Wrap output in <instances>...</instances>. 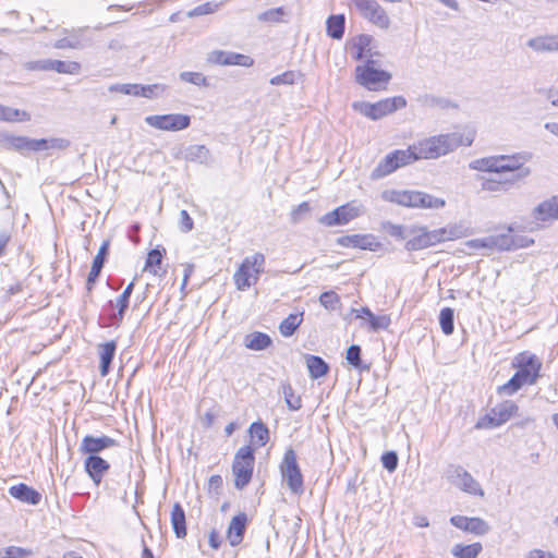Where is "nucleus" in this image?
I'll return each instance as SVG.
<instances>
[{
  "label": "nucleus",
  "mask_w": 558,
  "mask_h": 558,
  "mask_svg": "<svg viewBox=\"0 0 558 558\" xmlns=\"http://www.w3.org/2000/svg\"><path fill=\"white\" fill-rule=\"evenodd\" d=\"M473 134L466 136L460 132H452L426 137L412 144L416 159H437L446 156L460 146H471Z\"/></svg>",
  "instance_id": "f257e3e1"
},
{
  "label": "nucleus",
  "mask_w": 558,
  "mask_h": 558,
  "mask_svg": "<svg viewBox=\"0 0 558 558\" xmlns=\"http://www.w3.org/2000/svg\"><path fill=\"white\" fill-rule=\"evenodd\" d=\"M512 365L518 371L506 384L498 387L499 393L512 396L523 386L536 384L541 376L542 362L535 354L522 352L514 357Z\"/></svg>",
  "instance_id": "f03ea898"
},
{
  "label": "nucleus",
  "mask_w": 558,
  "mask_h": 558,
  "mask_svg": "<svg viewBox=\"0 0 558 558\" xmlns=\"http://www.w3.org/2000/svg\"><path fill=\"white\" fill-rule=\"evenodd\" d=\"M378 62L375 59H367L364 63L355 68V81L368 90H380L391 80V74L385 70L378 69Z\"/></svg>",
  "instance_id": "7ed1b4c3"
},
{
  "label": "nucleus",
  "mask_w": 558,
  "mask_h": 558,
  "mask_svg": "<svg viewBox=\"0 0 558 558\" xmlns=\"http://www.w3.org/2000/svg\"><path fill=\"white\" fill-rule=\"evenodd\" d=\"M264 266L265 256L262 253L245 257L233 276L236 289L245 291L256 284Z\"/></svg>",
  "instance_id": "20e7f679"
},
{
  "label": "nucleus",
  "mask_w": 558,
  "mask_h": 558,
  "mask_svg": "<svg viewBox=\"0 0 558 558\" xmlns=\"http://www.w3.org/2000/svg\"><path fill=\"white\" fill-rule=\"evenodd\" d=\"M417 161L413 146L407 149H396L381 159L371 173L372 180L383 179L401 167H405Z\"/></svg>",
  "instance_id": "39448f33"
},
{
  "label": "nucleus",
  "mask_w": 558,
  "mask_h": 558,
  "mask_svg": "<svg viewBox=\"0 0 558 558\" xmlns=\"http://www.w3.org/2000/svg\"><path fill=\"white\" fill-rule=\"evenodd\" d=\"M405 106L407 99L403 96L385 98L374 104L367 101H355L352 104V108L355 111L374 121L402 109Z\"/></svg>",
  "instance_id": "423d86ee"
},
{
  "label": "nucleus",
  "mask_w": 558,
  "mask_h": 558,
  "mask_svg": "<svg viewBox=\"0 0 558 558\" xmlns=\"http://www.w3.org/2000/svg\"><path fill=\"white\" fill-rule=\"evenodd\" d=\"M254 463V450L250 446H243L235 452L232 463L235 488L241 490L248 485L252 480Z\"/></svg>",
  "instance_id": "0eeeda50"
},
{
  "label": "nucleus",
  "mask_w": 558,
  "mask_h": 558,
  "mask_svg": "<svg viewBox=\"0 0 558 558\" xmlns=\"http://www.w3.org/2000/svg\"><path fill=\"white\" fill-rule=\"evenodd\" d=\"M280 473L291 493L302 495L304 493V481L301 469L298 464L296 453L288 448L280 463Z\"/></svg>",
  "instance_id": "6e6552de"
},
{
  "label": "nucleus",
  "mask_w": 558,
  "mask_h": 558,
  "mask_svg": "<svg viewBox=\"0 0 558 558\" xmlns=\"http://www.w3.org/2000/svg\"><path fill=\"white\" fill-rule=\"evenodd\" d=\"M532 158L533 154L526 150L512 155H500L499 173L514 172L515 174L510 179L513 180V184L524 180L532 173L531 168L524 166L526 162L531 161Z\"/></svg>",
  "instance_id": "1a4fd4ad"
},
{
  "label": "nucleus",
  "mask_w": 558,
  "mask_h": 558,
  "mask_svg": "<svg viewBox=\"0 0 558 558\" xmlns=\"http://www.w3.org/2000/svg\"><path fill=\"white\" fill-rule=\"evenodd\" d=\"M364 207L350 202L322 216L318 221L326 227L343 226L364 214Z\"/></svg>",
  "instance_id": "9d476101"
},
{
  "label": "nucleus",
  "mask_w": 558,
  "mask_h": 558,
  "mask_svg": "<svg viewBox=\"0 0 558 558\" xmlns=\"http://www.w3.org/2000/svg\"><path fill=\"white\" fill-rule=\"evenodd\" d=\"M446 478L468 494L484 496V490L478 482L461 465L450 464L446 470Z\"/></svg>",
  "instance_id": "9b49d317"
},
{
  "label": "nucleus",
  "mask_w": 558,
  "mask_h": 558,
  "mask_svg": "<svg viewBox=\"0 0 558 558\" xmlns=\"http://www.w3.org/2000/svg\"><path fill=\"white\" fill-rule=\"evenodd\" d=\"M361 16L381 29H388L391 21L376 0H352Z\"/></svg>",
  "instance_id": "f8f14e48"
},
{
  "label": "nucleus",
  "mask_w": 558,
  "mask_h": 558,
  "mask_svg": "<svg viewBox=\"0 0 558 558\" xmlns=\"http://www.w3.org/2000/svg\"><path fill=\"white\" fill-rule=\"evenodd\" d=\"M145 122L160 131L178 132L190 126L191 117L183 113L153 114L147 116Z\"/></svg>",
  "instance_id": "ddd939ff"
},
{
  "label": "nucleus",
  "mask_w": 558,
  "mask_h": 558,
  "mask_svg": "<svg viewBox=\"0 0 558 558\" xmlns=\"http://www.w3.org/2000/svg\"><path fill=\"white\" fill-rule=\"evenodd\" d=\"M437 244L435 230L429 231L426 227H411L405 242L407 251H421Z\"/></svg>",
  "instance_id": "4468645a"
},
{
  "label": "nucleus",
  "mask_w": 558,
  "mask_h": 558,
  "mask_svg": "<svg viewBox=\"0 0 558 558\" xmlns=\"http://www.w3.org/2000/svg\"><path fill=\"white\" fill-rule=\"evenodd\" d=\"M207 62L217 65H239L250 68L254 64V59L250 56L225 50H213L207 54Z\"/></svg>",
  "instance_id": "2eb2a0df"
},
{
  "label": "nucleus",
  "mask_w": 558,
  "mask_h": 558,
  "mask_svg": "<svg viewBox=\"0 0 558 558\" xmlns=\"http://www.w3.org/2000/svg\"><path fill=\"white\" fill-rule=\"evenodd\" d=\"M134 289V281L130 282L123 292L114 300L109 301L108 306L111 310L117 308V312H112L108 315L107 326L118 327L124 318L125 311L129 307L130 298Z\"/></svg>",
  "instance_id": "dca6fc26"
},
{
  "label": "nucleus",
  "mask_w": 558,
  "mask_h": 558,
  "mask_svg": "<svg viewBox=\"0 0 558 558\" xmlns=\"http://www.w3.org/2000/svg\"><path fill=\"white\" fill-rule=\"evenodd\" d=\"M118 446V441L107 435H86L80 445V452L87 456H99L106 449Z\"/></svg>",
  "instance_id": "f3484780"
},
{
  "label": "nucleus",
  "mask_w": 558,
  "mask_h": 558,
  "mask_svg": "<svg viewBox=\"0 0 558 558\" xmlns=\"http://www.w3.org/2000/svg\"><path fill=\"white\" fill-rule=\"evenodd\" d=\"M174 158L208 166L211 162V153L205 145L182 146L174 154Z\"/></svg>",
  "instance_id": "a211bd4d"
},
{
  "label": "nucleus",
  "mask_w": 558,
  "mask_h": 558,
  "mask_svg": "<svg viewBox=\"0 0 558 558\" xmlns=\"http://www.w3.org/2000/svg\"><path fill=\"white\" fill-rule=\"evenodd\" d=\"M519 410V407L511 400L495 405L486 415L489 426L497 427L509 421Z\"/></svg>",
  "instance_id": "6ab92c4d"
},
{
  "label": "nucleus",
  "mask_w": 558,
  "mask_h": 558,
  "mask_svg": "<svg viewBox=\"0 0 558 558\" xmlns=\"http://www.w3.org/2000/svg\"><path fill=\"white\" fill-rule=\"evenodd\" d=\"M109 469V462L100 456H87L84 460V470L97 486L101 483Z\"/></svg>",
  "instance_id": "aec40b11"
},
{
  "label": "nucleus",
  "mask_w": 558,
  "mask_h": 558,
  "mask_svg": "<svg viewBox=\"0 0 558 558\" xmlns=\"http://www.w3.org/2000/svg\"><path fill=\"white\" fill-rule=\"evenodd\" d=\"M337 243L343 247H355L369 251H376L380 245L373 234L343 235L337 240Z\"/></svg>",
  "instance_id": "412c9836"
},
{
  "label": "nucleus",
  "mask_w": 558,
  "mask_h": 558,
  "mask_svg": "<svg viewBox=\"0 0 558 558\" xmlns=\"http://www.w3.org/2000/svg\"><path fill=\"white\" fill-rule=\"evenodd\" d=\"M247 517L241 512L232 518L229 523L227 537L231 546H238L242 543L246 530Z\"/></svg>",
  "instance_id": "4be33fe9"
},
{
  "label": "nucleus",
  "mask_w": 558,
  "mask_h": 558,
  "mask_svg": "<svg viewBox=\"0 0 558 558\" xmlns=\"http://www.w3.org/2000/svg\"><path fill=\"white\" fill-rule=\"evenodd\" d=\"M9 494L13 498L32 506H37L41 500V494L24 483L11 486Z\"/></svg>",
  "instance_id": "5701e85b"
},
{
  "label": "nucleus",
  "mask_w": 558,
  "mask_h": 558,
  "mask_svg": "<svg viewBox=\"0 0 558 558\" xmlns=\"http://www.w3.org/2000/svg\"><path fill=\"white\" fill-rule=\"evenodd\" d=\"M372 41L373 37L371 35L361 34L356 36L352 43V57L355 60L364 61L367 59H374L377 53L372 51Z\"/></svg>",
  "instance_id": "b1692460"
},
{
  "label": "nucleus",
  "mask_w": 558,
  "mask_h": 558,
  "mask_svg": "<svg viewBox=\"0 0 558 558\" xmlns=\"http://www.w3.org/2000/svg\"><path fill=\"white\" fill-rule=\"evenodd\" d=\"M533 217L537 221L558 219V195L539 203L533 210Z\"/></svg>",
  "instance_id": "393cba45"
},
{
  "label": "nucleus",
  "mask_w": 558,
  "mask_h": 558,
  "mask_svg": "<svg viewBox=\"0 0 558 558\" xmlns=\"http://www.w3.org/2000/svg\"><path fill=\"white\" fill-rule=\"evenodd\" d=\"M530 243H533V240H527L524 238L514 239L510 234L490 235L492 250L495 248L498 251H509L515 247L527 246Z\"/></svg>",
  "instance_id": "a878e982"
},
{
  "label": "nucleus",
  "mask_w": 558,
  "mask_h": 558,
  "mask_svg": "<svg viewBox=\"0 0 558 558\" xmlns=\"http://www.w3.org/2000/svg\"><path fill=\"white\" fill-rule=\"evenodd\" d=\"M109 250V241H105L98 250L97 255L94 257L90 271L87 277L86 288L88 291H92L94 283L98 279L101 269L104 267L106 257L108 255Z\"/></svg>",
  "instance_id": "bb28decb"
},
{
  "label": "nucleus",
  "mask_w": 558,
  "mask_h": 558,
  "mask_svg": "<svg viewBox=\"0 0 558 558\" xmlns=\"http://www.w3.org/2000/svg\"><path fill=\"white\" fill-rule=\"evenodd\" d=\"M527 46L536 52L558 51V34L531 38Z\"/></svg>",
  "instance_id": "cd10ccee"
},
{
  "label": "nucleus",
  "mask_w": 558,
  "mask_h": 558,
  "mask_svg": "<svg viewBox=\"0 0 558 558\" xmlns=\"http://www.w3.org/2000/svg\"><path fill=\"white\" fill-rule=\"evenodd\" d=\"M116 350H117V343L113 340L99 345V356H100L99 369H100L101 376L108 375V373L110 371V365H111L112 360L116 354Z\"/></svg>",
  "instance_id": "c85d7f7f"
},
{
  "label": "nucleus",
  "mask_w": 558,
  "mask_h": 558,
  "mask_svg": "<svg viewBox=\"0 0 558 558\" xmlns=\"http://www.w3.org/2000/svg\"><path fill=\"white\" fill-rule=\"evenodd\" d=\"M171 525L178 538H183L186 536L185 512L179 502L173 505L171 511Z\"/></svg>",
  "instance_id": "c756f323"
},
{
  "label": "nucleus",
  "mask_w": 558,
  "mask_h": 558,
  "mask_svg": "<svg viewBox=\"0 0 558 558\" xmlns=\"http://www.w3.org/2000/svg\"><path fill=\"white\" fill-rule=\"evenodd\" d=\"M500 155L474 159L469 168L476 171L499 173Z\"/></svg>",
  "instance_id": "7c9ffc66"
},
{
  "label": "nucleus",
  "mask_w": 558,
  "mask_h": 558,
  "mask_svg": "<svg viewBox=\"0 0 558 558\" xmlns=\"http://www.w3.org/2000/svg\"><path fill=\"white\" fill-rule=\"evenodd\" d=\"M415 193L416 191H387L384 192L383 197L401 206L414 207Z\"/></svg>",
  "instance_id": "2f4dec72"
},
{
  "label": "nucleus",
  "mask_w": 558,
  "mask_h": 558,
  "mask_svg": "<svg viewBox=\"0 0 558 558\" xmlns=\"http://www.w3.org/2000/svg\"><path fill=\"white\" fill-rule=\"evenodd\" d=\"M305 360L311 378L318 379L328 373L329 365L320 356L307 354Z\"/></svg>",
  "instance_id": "473e14b6"
},
{
  "label": "nucleus",
  "mask_w": 558,
  "mask_h": 558,
  "mask_svg": "<svg viewBox=\"0 0 558 558\" xmlns=\"http://www.w3.org/2000/svg\"><path fill=\"white\" fill-rule=\"evenodd\" d=\"M437 244L444 241H452L466 235V229L461 225H452L435 229Z\"/></svg>",
  "instance_id": "72a5a7b5"
},
{
  "label": "nucleus",
  "mask_w": 558,
  "mask_h": 558,
  "mask_svg": "<svg viewBox=\"0 0 558 558\" xmlns=\"http://www.w3.org/2000/svg\"><path fill=\"white\" fill-rule=\"evenodd\" d=\"M415 196L417 197H415L414 208L439 209L446 205L444 198L433 196L425 192L416 191Z\"/></svg>",
  "instance_id": "f704fd0d"
},
{
  "label": "nucleus",
  "mask_w": 558,
  "mask_h": 558,
  "mask_svg": "<svg viewBox=\"0 0 558 558\" xmlns=\"http://www.w3.org/2000/svg\"><path fill=\"white\" fill-rule=\"evenodd\" d=\"M271 338L264 332L255 331L245 337L244 344L247 349L262 351L271 344Z\"/></svg>",
  "instance_id": "c9c22d12"
},
{
  "label": "nucleus",
  "mask_w": 558,
  "mask_h": 558,
  "mask_svg": "<svg viewBox=\"0 0 558 558\" xmlns=\"http://www.w3.org/2000/svg\"><path fill=\"white\" fill-rule=\"evenodd\" d=\"M345 17L343 14L330 15L326 21L327 34L332 39H341L344 34Z\"/></svg>",
  "instance_id": "e433bc0d"
},
{
  "label": "nucleus",
  "mask_w": 558,
  "mask_h": 558,
  "mask_svg": "<svg viewBox=\"0 0 558 558\" xmlns=\"http://www.w3.org/2000/svg\"><path fill=\"white\" fill-rule=\"evenodd\" d=\"M482 550L483 546L481 543L470 545L456 544L451 549V554L454 558H476Z\"/></svg>",
  "instance_id": "4c0bfd02"
},
{
  "label": "nucleus",
  "mask_w": 558,
  "mask_h": 558,
  "mask_svg": "<svg viewBox=\"0 0 558 558\" xmlns=\"http://www.w3.org/2000/svg\"><path fill=\"white\" fill-rule=\"evenodd\" d=\"M303 322V313H293L286 317L279 325V331L283 337H291Z\"/></svg>",
  "instance_id": "58836bf2"
},
{
  "label": "nucleus",
  "mask_w": 558,
  "mask_h": 558,
  "mask_svg": "<svg viewBox=\"0 0 558 558\" xmlns=\"http://www.w3.org/2000/svg\"><path fill=\"white\" fill-rule=\"evenodd\" d=\"M513 185V180H497L492 178H483L481 187L486 192H507Z\"/></svg>",
  "instance_id": "ea45409f"
},
{
  "label": "nucleus",
  "mask_w": 558,
  "mask_h": 558,
  "mask_svg": "<svg viewBox=\"0 0 558 558\" xmlns=\"http://www.w3.org/2000/svg\"><path fill=\"white\" fill-rule=\"evenodd\" d=\"M50 71L74 75L80 73L81 64L76 61L51 60Z\"/></svg>",
  "instance_id": "a19ab883"
},
{
  "label": "nucleus",
  "mask_w": 558,
  "mask_h": 558,
  "mask_svg": "<svg viewBox=\"0 0 558 558\" xmlns=\"http://www.w3.org/2000/svg\"><path fill=\"white\" fill-rule=\"evenodd\" d=\"M31 119L29 113L21 111L11 107L0 105V120L7 122L13 121H28Z\"/></svg>",
  "instance_id": "79ce46f5"
},
{
  "label": "nucleus",
  "mask_w": 558,
  "mask_h": 558,
  "mask_svg": "<svg viewBox=\"0 0 558 558\" xmlns=\"http://www.w3.org/2000/svg\"><path fill=\"white\" fill-rule=\"evenodd\" d=\"M281 390H282L286 403L290 410L296 411L302 408L301 397L299 395L294 393V390L289 383H282Z\"/></svg>",
  "instance_id": "37998d69"
},
{
  "label": "nucleus",
  "mask_w": 558,
  "mask_h": 558,
  "mask_svg": "<svg viewBox=\"0 0 558 558\" xmlns=\"http://www.w3.org/2000/svg\"><path fill=\"white\" fill-rule=\"evenodd\" d=\"M163 252H165V250H162V251H160L158 248L150 250L147 254L144 270H148L154 276H161L158 271V268H156V267H158L161 264Z\"/></svg>",
  "instance_id": "c03bdc74"
},
{
  "label": "nucleus",
  "mask_w": 558,
  "mask_h": 558,
  "mask_svg": "<svg viewBox=\"0 0 558 558\" xmlns=\"http://www.w3.org/2000/svg\"><path fill=\"white\" fill-rule=\"evenodd\" d=\"M250 433L252 438L256 439L260 447L265 446L269 440V430L260 421L251 424Z\"/></svg>",
  "instance_id": "a18cd8bd"
},
{
  "label": "nucleus",
  "mask_w": 558,
  "mask_h": 558,
  "mask_svg": "<svg viewBox=\"0 0 558 558\" xmlns=\"http://www.w3.org/2000/svg\"><path fill=\"white\" fill-rule=\"evenodd\" d=\"M439 324L445 335L449 336L454 329V313L450 307H445L439 314Z\"/></svg>",
  "instance_id": "49530a36"
},
{
  "label": "nucleus",
  "mask_w": 558,
  "mask_h": 558,
  "mask_svg": "<svg viewBox=\"0 0 558 558\" xmlns=\"http://www.w3.org/2000/svg\"><path fill=\"white\" fill-rule=\"evenodd\" d=\"M420 102L427 108H440V109H447L450 107H453L451 101L446 98L437 97L434 95H424L420 97Z\"/></svg>",
  "instance_id": "de8ad7c7"
},
{
  "label": "nucleus",
  "mask_w": 558,
  "mask_h": 558,
  "mask_svg": "<svg viewBox=\"0 0 558 558\" xmlns=\"http://www.w3.org/2000/svg\"><path fill=\"white\" fill-rule=\"evenodd\" d=\"M303 75L296 71H286L282 74L276 75L270 78L271 85H293Z\"/></svg>",
  "instance_id": "09e8293b"
},
{
  "label": "nucleus",
  "mask_w": 558,
  "mask_h": 558,
  "mask_svg": "<svg viewBox=\"0 0 558 558\" xmlns=\"http://www.w3.org/2000/svg\"><path fill=\"white\" fill-rule=\"evenodd\" d=\"M284 14V9L282 7H278L259 13L257 15V20L266 23H279L282 21Z\"/></svg>",
  "instance_id": "8fccbe9b"
},
{
  "label": "nucleus",
  "mask_w": 558,
  "mask_h": 558,
  "mask_svg": "<svg viewBox=\"0 0 558 558\" xmlns=\"http://www.w3.org/2000/svg\"><path fill=\"white\" fill-rule=\"evenodd\" d=\"M180 80L196 86H208L207 77L199 72L185 71L180 73Z\"/></svg>",
  "instance_id": "3c124183"
},
{
  "label": "nucleus",
  "mask_w": 558,
  "mask_h": 558,
  "mask_svg": "<svg viewBox=\"0 0 558 558\" xmlns=\"http://www.w3.org/2000/svg\"><path fill=\"white\" fill-rule=\"evenodd\" d=\"M319 302L326 310L335 311L340 304V296L335 291H326L320 294Z\"/></svg>",
  "instance_id": "603ef678"
},
{
  "label": "nucleus",
  "mask_w": 558,
  "mask_h": 558,
  "mask_svg": "<svg viewBox=\"0 0 558 558\" xmlns=\"http://www.w3.org/2000/svg\"><path fill=\"white\" fill-rule=\"evenodd\" d=\"M384 230L392 238L398 240H407L409 234V228L401 225H395L391 222L384 223Z\"/></svg>",
  "instance_id": "864d4df0"
},
{
  "label": "nucleus",
  "mask_w": 558,
  "mask_h": 558,
  "mask_svg": "<svg viewBox=\"0 0 558 558\" xmlns=\"http://www.w3.org/2000/svg\"><path fill=\"white\" fill-rule=\"evenodd\" d=\"M468 532L475 535H485L489 532V525L481 518H470Z\"/></svg>",
  "instance_id": "5fc2aeb1"
},
{
  "label": "nucleus",
  "mask_w": 558,
  "mask_h": 558,
  "mask_svg": "<svg viewBox=\"0 0 558 558\" xmlns=\"http://www.w3.org/2000/svg\"><path fill=\"white\" fill-rule=\"evenodd\" d=\"M345 359L355 368H367L362 366L361 347L357 344H352L348 348Z\"/></svg>",
  "instance_id": "6e6d98bb"
},
{
  "label": "nucleus",
  "mask_w": 558,
  "mask_h": 558,
  "mask_svg": "<svg viewBox=\"0 0 558 558\" xmlns=\"http://www.w3.org/2000/svg\"><path fill=\"white\" fill-rule=\"evenodd\" d=\"M32 550L19 546H9L3 550V558H27L32 555Z\"/></svg>",
  "instance_id": "4d7b16f0"
},
{
  "label": "nucleus",
  "mask_w": 558,
  "mask_h": 558,
  "mask_svg": "<svg viewBox=\"0 0 558 558\" xmlns=\"http://www.w3.org/2000/svg\"><path fill=\"white\" fill-rule=\"evenodd\" d=\"M311 211V206L307 202L301 203L299 206L293 208V210L290 214V220L292 223L300 222L305 215H307Z\"/></svg>",
  "instance_id": "13d9d810"
},
{
  "label": "nucleus",
  "mask_w": 558,
  "mask_h": 558,
  "mask_svg": "<svg viewBox=\"0 0 558 558\" xmlns=\"http://www.w3.org/2000/svg\"><path fill=\"white\" fill-rule=\"evenodd\" d=\"M138 84H113L109 86V92L121 93L124 95H132L137 97Z\"/></svg>",
  "instance_id": "bf43d9fd"
},
{
  "label": "nucleus",
  "mask_w": 558,
  "mask_h": 558,
  "mask_svg": "<svg viewBox=\"0 0 558 558\" xmlns=\"http://www.w3.org/2000/svg\"><path fill=\"white\" fill-rule=\"evenodd\" d=\"M381 463L386 470L393 472L398 466V456L395 451L385 452L381 456Z\"/></svg>",
  "instance_id": "052dcab7"
},
{
  "label": "nucleus",
  "mask_w": 558,
  "mask_h": 558,
  "mask_svg": "<svg viewBox=\"0 0 558 558\" xmlns=\"http://www.w3.org/2000/svg\"><path fill=\"white\" fill-rule=\"evenodd\" d=\"M218 8L217 4H214L211 2H206V3H203L196 8H194L193 10H191L187 15L190 17H193V16H199V15H205V14H210V13H214L216 11V9Z\"/></svg>",
  "instance_id": "680f3d73"
},
{
  "label": "nucleus",
  "mask_w": 558,
  "mask_h": 558,
  "mask_svg": "<svg viewBox=\"0 0 558 558\" xmlns=\"http://www.w3.org/2000/svg\"><path fill=\"white\" fill-rule=\"evenodd\" d=\"M51 59L29 61L25 63V69L29 71H50Z\"/></svg>",
  "instance_id": "e2e57ef3"
},
{
  "label": "nucleus",
  "mask_w": 558,
  "mask_h": 558,
  "mask_svg": "<svg viewBox=\"0 0 558 558\" xmlns=\"http://www.w3.org/2000/svg\"><path fill=\"white\" fill-rule=\"evenodd\" d=\"M10 145L16 150H29L31 138L25 136H15L10 138Z\"/></svg>",
  "instance_id": "0e129e2a"
},
{
  "label": "nucleus",
  "mask_w": 558,
  "mask_h": 558,
  "mask_svg": "<svg viewBox=\"0 0 558 558\" xmlns=\"http://www.w3.org/2000/svg\"><path fill=\"white\" fill-rule=\"evenodd\" d=\"M157 89L163 90V87L161 85H158V84H154V85H141V84H138L137 97L150 98V97H153L155 95V90H157Z\"/></svg>",
  "instance_id": "69168bd1"
},
{
  "label": "nucleus",
  "mask_w": 558,
  "mask_h": 558,
  "mask_svg": "<svg viewBox=\"0 0 558 558\" xmlns=\"http://www.w3.org/2000/svg\"><path fill=\"white\" fill-rule=\"evenodd\" d=\"M389 325V319L385 316H375L374 314L371 315V318H369V326L373 330H378V329H385L387 328Z\"/></svg>",
  "instance_id": "338daca9"
},
{
  "label": "nucleus",
  "mask_w": 558,
  "mask_h": 558,
  "mask_svg": "<svg viewBox=\"0 0 558 558\" xmlns=\"http://www.w3.org/2000/svg\"><path fill=\"white\" fill-rule=\"evenodd\" d=\"M180 226L183 232H189L193 229V219L184 209L180 211Z\"/></svg>",
  "instance_id": "774afa93"
}]
</instances>
